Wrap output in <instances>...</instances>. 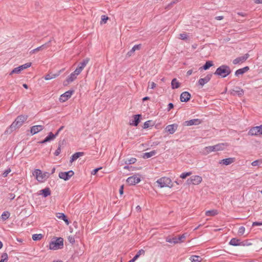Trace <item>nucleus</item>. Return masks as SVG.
Wrapping results in <instances>:
<instances>
[{"label":"nucleus","instance_id":"obj_19","mask_svg":"<svg viewBox=\"0 0 262 262\" xmlns=\"http://www.w3.org/2000/svg\"><path fill=\"white\" fill-rule=\"evenodd\" d=\"M235 161V158H228L221 160L219 163L225 165H228L234 163Z\"/></svg>","mask_w":262,"mask_h":262},{"label":"nucleus","instance_id":"obj_52","mask_svg":"<svg viewBox=\"0 0 262 262\" xmlns=\"http://www.w3.org/2000/svg\"><path fill=\"white\" fill-rule=\"evenodd\" d=\"M68 241L72 244H74L75 242V238L73 236H69Z\"/></svg>","mask_w":262,"mask_h":262},{"label":"nucleus","instance_id":"obj_10","mask_svg":"<svg viewBox=\"0 0 262 262\" xmlns=\"http://www.w3.org/2000/svg\"><path fill=\"white\" fill-rule=\"evenodd\" d=\"M141 181L140 177H138L136 175H134L128 177L126 180V182L129 185H135L139 183Z\"/></svg>","mask_w":262,"mask_h":262},{"label":"nucleus","instance_id":"obj_31","mask_svg":"<svg viewBox=\"0 0 262 262\" xmlns=\"http://www.w3.org/2000/svg\"><path fill=\"white\" fill-rule=\"evenodd\" d=\"M218 214V211L216 209L208 210L205 212V215L208 216H213Z\"/></svg>","mask_w":262,"mask_h":262},{"label":"nucleus","instance_id":"obj_38","mask_svg":"<svg viewBox=\"0 0 262 262\" xmlns=\"http://www.w3.org/2000/svg\"><path fill=\"white\" fill-rule=\"evenodd\" d=\"M180 0H173L171 1L169 4H168L166 7L165 9L167 10L170 9L174 5L176 4L178 2H179Z\"/></svg>","mask_w":262,"mask_h":262},{"label":"nucleus","instance_id":"obj_41","mask_svg":"<svg viewBox=\"0 0 262 262\" xmlns=\"http://www.w3.org/2000/svg\"><path fill=\"white\" fill-rule=\"evenodd\" d=\"M192 173L191 171L183 172L180 174V177L182 179H185L187 177L191 176Z\"/></svg>","mask_w":262,"mask_h":262},{"label":"nucleus","instance_id":"obj_40","mask_svg":"<svg viewBox=\"0 0 262 262\" xmlns=\"http://www.w3.org/2000/svg\"><path fill=\"white\" fill-rule=\"evenodd\" d=\"M43 236L41 234H34L32 235V239L35 241H39L42 238Z\"/></svg>","mask_w":262,"mask_h":262},{"label":"nucleus","instance_id":"obj_9","mask_svg":"<svg viewBox=\"0 0 262 262\" xmlns=\"http://www.w3.org/2000/svg\"><path fill=\"white\" fill-rule=\"evenodd\" d=\"M248 134L251 136L262 135V125L251 128L249 131Z\"/></svg>","mask_w":262,"mask_h":262},{"label":"nucleus","instance_id":"obj_21","mask_svg":"<svg viewBox=\"0 0 262 262\" xmlns=\"http://www.w3.org/2000/svg\"><path fill=\"white\" fill-rule=\"evenodd\" d=\"M190 98V94L187 92H183L180 96V100L182 102H187Z\"/></svg>","mask_w":262,"mask_h":262},{"label":"nucleus","instance_id":"obj_55","mask_svg":"<svg viewBox=\"0 0 262 262\" xmlns=\"http://www.w3.org/2000/svg\"><path fill=\"white\" fill-rule=\"evenodd\" d=\"M15 197V195L14 193H10L8 195V199H10V200H13Z\"/></svg>","mask_w":262,"mask_h":262},{"label":"nucleus","instance_id":"obj_45","mask_svg":"<svg viewBox=\"0 0 262 262\" xmlns=\"http://www.w3.org/2000/svg\"><path fill=\"white\" fill-rule=\"evenodd\" d=\"M82 69L78 66L77 68L74 71V73L76 75H78L82 71Z\"/></svg>","mask_w":262,"mask_h":262},{"label":"nucleus","instance_id":"obj_51","mask_svg":"<svg viewBox=\"0 0 262 262\" xmlns=\"http://www.w3.org/2000/svg\"><path fill=\"white\" fill-rule=\"evenodd\" d=\"M179 38L182 40H185L187 39V34L185 33H181L179 34Z\"/></svg>","mask_w":262,"mask_h":262},{"label":"nucleus","instance_id":"obj_8","mask_svg":"<svg viewBox=\"0 0 262 262\" xmlns=\"http://www.w3.org/2000/svg\"><path fill=\"white\" fill-rule=\"evenodd\" d=\"M74 174V172L71 170L66 172H60L58 174V177L61 179L64 180V181L69 180L73 175Z\"/></svg>","mask_w":262,"mask_h":262},{"label":"nucleus","instance_id":"obj_35","mask_svg":"<svg viewBox=\"0 0 262 262\" xmlns=\"http://www.w3.org/2000/svg\"><path fill=\"white\" fill-rule=\"evenodd\" d=\"M56 137V136H55V134H54L52 132H50L45 138L48 141V142H50L53 140Z\"/></svg>","mask_w":262,"mask_h":262},{"label":"nucleus","instance_id":"obj_48","mask_svg":"<svg viewBox=\"0 0 262 262\" xmlns=\"http://www.w3.org/2000/svg\"><path fill=\"white\" fill-rule=\"evenodd\" d=\"M235 93L239 96L244 95V91L241 88H238V90L235 91Z\"/></svg>","mask_w":262,"mask_h":262},{"label":"nucleus","instance_id":"obj_4","mask_svg":"<svg viewBox=\"0 0 262 262\" xmlns=\"http://www.w3.org/2000/svg\"><path fill=\"white\" fill-rule=\"evenodd\" d=\"M33 175L35 177L37 180L39 182H43L46 180L50 176L48 172L42 173V171L38 169H36L33 172Z\"/></svg>","mask_w":262,"mask_h":262},{"label":"nucleus","instance_id":"obj_11","mask_svg":"<svg viewBox=\"0 0 262 262\" xmlns=\"http://www.w3.org/2000/svg\"><path fill=\"white\" fill-rule=\"evenodd\" d=\"M74 92V90H69L66 92L64 93H63L60 96L59 98L60 101L62 102H65L71 97L72 95Z\"/></svg>","mask_w":262,"mask_h":262},{"label":"nucleus","instance_id":"obj_15","mask_svg":"<svg viewBox=\"0 0 262 262\" xmlns=\"http://www.w3.org/2000/svg\"><path fill=\"white\" fill-rule=\"evenodd\" d=\"M43 129L44 126L43 125H34L30 128V133L31 135H34L42 130Z\"/></svg>","mask_w":262,"mask_h":262},{"label":"nucleus","instance_id":"obj_43","mask_svg":"<svg viewBox=\"0 0 262 262\" xmlns=\"http://www.w3.org/2000/svg\"><path fill=\"white\" fill-rule=\"evenodd\" d=\"M185 237V236H184V234H183L182 235H180L179 237H177V236L173 237V238H176V239L177 244L182 242L183 239Z\"/></svg>","mask_w":262,"mask_h":262},{"label":"nucleus","instance_id":"obj_13","mask_svg":"<svg viewBox=\"0 0 262 262\" xmlns=\"http://www.w3.org/2000/svg\"><path fill=\"white\" fill-rule=\"evenodd\" d=\"M212 76V73L207 74L204 78H200L198 81V84L202 87L206 83H208Z\"/></svg>","mask_w":262,"mask_h":262},{"label":"nucleus","instance_id":"obj_28","mask_svg":"<svg viewBox=\"0 0 262 262\" xmlns=\"http://www.w3.org/2000/svg\"><path fill=\"white\" fill-rule=\"evenodd\" d=\"M40 192L44 198H46L51 194V190L49 188L46 187L40 190Z\"/></svg>","mask_w":262,"mask_h":262},{"label":"nucleus","instance_id":"obj_37","mask_svg":"<svg viewBox=\"0 0 262 262\" xmlns=\"http://www.w3.org/2000/svg\"><path fill=\"white\" fill-rule=\"evenodd\" d=\"M89 61V59L86 58L83 60V61L80 62L78 64V66L80 67L82 69L86 66V65L88 63Z\"/></svg>","mask_w":262,"mask_h":262},{"label":"nucleus","instance_id":"obj_54","mask_svg":"<svg viewBox=\"0 0 262 262\" xmlns=\"http://www.w3.org/2000/svg\"><path fill=\"white\" fill-rule=\"evenodd\" d=\"M1 258L2 259H5V261H8V254L7 253H4L2 254V256H1Z\"/></svg>","mask_w":262,"mask_h":262},{"label":"nucleus","instance_id":"obj_44","mask_svg":"<svg viewBox=\"0 0 262 262\" xmlns=\"http://www.w3.org/2000/svg\"><path fill=\"white\" fill-rule=\"evenodd\" d=\"M166 241L168 243H173L174 244H177V241L176 238H170L169 237H167L166 238Z\"/></svg>","mask_w":262,"mask_h":262},{"label":"nucleus","instance_id":"obj_60","mask_svg":"<svg viewBox=\"0 0 262 262\" xmlns=\"http://www.w3.org/2000/svg\"><path fill=\"white\" fill-rule=\"evenodd\" d=\"M260 162V160H255L252 162L251 165L253 166H256L258 165L259 162Z\"/></svg>","mask_w":262,"mask_h":262},{"label":"nucleus","instance_id":"obj_47","mask_svg":"<svg viewBox=\"0 0 262 262\" xmlns=\"http://www.w3.org/2000/svg\"><path fill=\"white\" fill-rule=\"evenodd\" d=\"M123 168L124 169H128L129 171H133L135 169V167L132 166H129V165H126L124 166Z\"/></svg>","mask_w":262,"mask_h":262},{"label":"nucleus","instance_id":"obj_18","mask_svg":"<svg viewBox=\"0 0 262 262\" xmlns=\"http://www.w3.org/2000/svg\"><path fill=\"white\" fill-rule=\"evenodd\" d=\"M61 70L58 71L56 73H52L51 72L49 73V74L46 75L44 76V78L46 80H51L53 78H55L56 77H58L61 73Z\"/></svg>","mask_w":262,"mask_h":262},{"label":"nucleus","instance_id":"obj_34","mask_svg":"<svg viewBox=\"0 0 262 262\" xmlns=\"http://www.w3.org/2000/svg\"><path fill=\"white\" fill-rule=\"evenodd\" d=\"M137 159L135 158H130L129 159H127L124 161V163L126 165H130L134 164L136 162Z\"/></svg>","mask_w":262,"mask_h":262},{"label":"nucleus","instance_id":"obj_23","mask_svg":"<svg viewBox=\"0 0 262 262\" xmlns=\"http://www.w3.org/2000/svg\"><path fill=\"white\" fill-rule=\"evenodd\" d=\"M141 44L135 45L132 48V49L127 52L126 56L128 57H130V56H132L134 54L135 51L136 50H139L141 49Z\"/></svg>","mask_w":262,"mask_h":262},{"label":"nucleus","instance_id":"obj_12","mask_svg":"<svg viewBox=\"0 0 262 262\" xmlns=\"http://www.w3.org/2000/svg\"><path fill=\"white\" fill-rule=\"evenodd\" d=\"M52 40V39H51L48 42L45 43V44L41 45V46H39V47L36 48L35 49L31 50L30 52V54H34L36 52L46 49L48 48V47H50L51 42Z\"/></svg>","mask_w":262,"mask_h":262},{"label":"nucleus","instance_id":"obj_56","mask_svg":"<svg viewBox=\"0 0 262 262\" xmlns=\"http://www.w3.org/2000/svg\"><path fill=\"white\" fill-rule=\"evenodd\" d=\"M64 126H61L58 128V129L55 133V135L56 137L58 136L59 133L64 128Z\"/></svg>","mask_w":262,"mask_h":262},{"label":"nucleus","instance_id":"obj_61","mask_svg":"<svg viewBox=\"0 0 262 262\" xmlns=\"http://www.w3.org/2000/svg\"><path fill=\"white\" fill-rule=\"evenodd\" d=\"M245 231V228L243 226L239 227L238 230V233L241 234H243Z\"/></svg>","mask_w":262,"mask_h":262},{"label":"nucleus","instance_id":"obj_14","mask_svg":"<svg viewBox=\"0 0 262 262\" xmlns=\"http://www.w3.org/2000/svg\"><path fill=\"white\" fill-rule=\"evenodd\" d=\"M249 57V54L247 53L244 56L238 57L233 60V63L234 64H237L243 63L245 62Z\"/></svg>","mask_w":262,"mask_h":262},{"label":"nucleus","instance_id":"obj_36","mask_svg":"<svg viewBox=\"0 0 262 262\" xmlns=\"http://www.w3.org/2000/svg\"><path fill=\"white\" fill-rule=\"evenodd\" d=\"M145 254V251L143 249H140L139 250L137 253L136 254V255L134 256L133 258L136 260L140 255H144Z\"/></svg>","mask_w":262,"mask_h":262},{"label":"nucleus","instance_id":"obj_3","mask_svg":"<svg viewBox=\"0 0 262 262\" xmlns=\"http://www.w3.org/2000/svg\"><path fill=\"white\" fill-rule=\"evenodd\" d=\"M63 247V238L62 237H54L50 242L49 249L56 250L61 249Z\"/></svg>","mask_w":262,"mask_h":262},{"label":"nucleus","instance_id":"obj_63","mask_svg":"<svg viewBox=\"0 0 262 262\" xmlns=\"http://www.w3.org/2000/svg\"><path fill=\"white\" fill-rule=\"evenodd\" d=\"M123 189H124L123 185L121 186L119 188V193L121 195L123 194Z\"/></svg>","mask_w":262,"mask_h":262},{"label":"nucleus","instance_id":"obj_29","mask_svg":"<svg viewBox=\"0 0 262 262\" xmlns=\"http://www.w3.org/2000/svg\"><path fill=\"white\" fill-rule=\"evenodd\" d=\"M157 152L156 150H152L148 152H145L143 154L142 156L144 159H148L149 158L156 154Z\"/></svg>","mask_w":262,"mask_h":262},{"label":"nucleus","instance_id":"obj_62","mask_svg":"<svg viewBox=\"0 0 262 262\" xmlns=\"http://www.w3.org/2000/svg\"><path fill=\"white\" fill-rule=\"evenodd\" d=\"M156 84L154 82H151L149 85L150 88L151 89H154L156 87Z\"/></svg>","mask_w":262,"mask_h":262},{"label":"nucleus","instance_id":"obj_27","mask_svg":"<svg viewBox=\"0 0 262 262\" xmlns=\"http://www.w3.org/2000/svg\"><path fill=\"white\" fill-rule=\"evenodd\" d=\"M180 83L178 81L177 78H173L171 82V86L172 89H177L180 88Z\"/></svg>","mask_w":262,"mask_h":262},{"label":"nucleus","instance_id":"obj_32","mask_svg":"<svg viewBox=\"0 0 262 262\" xmlns=\"http://www.w3.org/2000/svg\"><path fill=\"white\" fill-rule=\"evenodd\" d=\"M196 182V176H192L187 180V184L188 185H195Z\"/></svg>","mask_w":262,"mask_h":262},{"label":"nucleus","instance_id":"obj_42","mask_svg":"<svg viewBox=\"0 0 262 262\" xmlns=\"http://www.w3.org/2000/svg\"><path fill=\"white\" fill-rule=\"evenodd\" d=\"M11 171V169L10 167L8 168L6 170H5L2 176L4 178H6L8 176V174Z\"/></svg>","mask_w":262,"mask_h":262},{"label":"nucleus","instance_id":"obj_25","mask_svg":"<svg viewBox=\"0 0 262 262\" xmlns=\"http://www.w3.org/2000/svg\"><path fill=\"white\" fill-rule=\"evenodd\" d=\"M249 70V68L248 66L245 67L243 68L238 69L235 72V75L238 76L240 75H243Z\"/></svg>","mask_w":262,"mask_h":262},{"label":"nucleus","instance_id":"obj_46","mask_svg":"<svg viewBox=\"0 0 262 262\" xmlns=\"http://www.w3.org/2000/svg\"><path fill=\"white\" fill-rule=\"evenodd\" d=\"M151 122V121H150V120H148V121H147L145 122H144V123L143 124V128L144 129L148 128L150 126V123Z\"/></svg>","mask_w":262,"mask_h":262},{"label":"nucleus","instance_id":"obj_39","mask_svg":"<svg viewBox=\"0 0 262 262\" xmlns=\"http://www.w3.org/2000/svg\"><path fill=\"white\" fill-rule=\"evenodd\" d=\"M10 212L9 211H6L3 212V213L2 214L1 217L3 221H6L10 217Z\"/></svg>","mask_w":262,"mask_h":262},{"label":"nucleus","instance_id":"obj_16","mask_svg":"<svg viewBox=\"0 0 262 262\" xmlns=\"http://www.w3.org/2000/svg\"><path fill=\"white\" fill-rule=\"evenodd\" d=\"M141 118V115L140 114H137L134 115L133 119L132 120V122L130 123V124L134 126H138V125L140 122Z\"/></svg>","mask_w":262,"mask_h":262},{"label":"nucleus","instance_id":"obj_7","mask_svg":"<svg viewBox=\"0 0 262 262\" xmlns=\"http://www.w3.org/2000/svg\"><path fill=\"white\" fill-rule=\"evenodd\" d=\"M31 66V62H28L24 64L21 65L18 67L15 68L14 69L12 70V71L10 73V75H12L13 74H19L24 69H26L30 67Z\"/></svg>","mask_w":262,"mask_h":262},{"label":"nucleus","instance_id":"obj_50","mask_svg":"<svg viewBox=\"0 0 262 262\" xmlns=\"http://www.w3.org/2000/svg\"><path fill=\"white\" fill-rule=\"evenodd\" d=\"M60 152H61V145H59L57 149L55 150V151L54 152V155H55L56 156H57L60 154Z\"/></svg>","mask_w":262,"mask_h":262},{"label":"nucleus","instance_id":"obj_6","mask_svg":"<svg viewBox=\"0 0 262 262\" xmlns=\"http://www.w3.org/2000/svg\"><path fill=\"white\" fill-rule=\"evenodd\" d=\"M228 146L227 143H219L213 146L206 147L205 150L208 152L223 150Z\"/></svg>","mask_w":262,"mask_h":262},{"label":"nucleus","instance_id":"obj_59","mask_svg":"<svg viewBox=\"0 0 262 262\" xmlns=\"http://www.w3.org/2000/svg\"><path fill=\"white\" fill-rule=\"evenodd\" d=\"M191 262H196V255H192L190 258Z\"/></svg>","mask_w":262,"mask_h":262},{"label":"nucleus","instance_id":"obj_64","mask_svg":"<svg viewBox=\"0 0 262 262\" xmlns=\"http://www.w3.org/2000/svg\"><path fill=\"white\" fill-rule=\"evenodd\" d=\"M47 142H48V141L46 140V138H45L43 140L39 141L38 143L39 144H45Z\"/></svg>","mask_w":262,"mask_h":262},{"label":"nucleus","instance_id":"obj_5","mask_svg":"<svg viewBox=\"0 0 262 262\" xmlns=\"http://www.w3.org/2000/svg\"><path fill=\"white\" fill-rule=\"evenodd\" d=\"M156 183L158 184V186L161 187H169L171 188L173 185L172 184L171 180L168 177H162L159 179Z\"/></svg>","mask_w":262,"mask_h":262},{"label":"nucleus","instance_id":"obj_49","mask_svg":"<svg viewBox=\"0 0 262 262\" xmlns=\"http://www.w3.org/2000/svg\"><path fill=\"white\" fill-rule=\"evenodd\" d=\"M102 168L101 167H98V168H96L94 169H93L92 172H91V174L92 175H96L97 174V173L98 172V171L101 169Z\"/></svg>","mask_w":262,"mask_h":262},{"label":"nucleus","instance_id":"obj_33","mask_svg":"<svg viewBox=\"0 0 262 262\" xmlns=\"http://www.w3.org/2000/svg\"><path fill=\"white\" fill-rule=\"evenodd\" d=\"M77 75H76L74 73V72L73 73H72L70 76L67 78V81L68 82V83H70V82H73L76 78V76Z\"/></svg>","mask_w":262,"mask_h":262},{"label":"nucleus","instance_id":"obj_22","mask_svg":"<svg viewBox=\"0 0 262 262\" xmlns=\"http://www.w3.org/2000/svg\"><path fill=\"white\" fill-rule=\"evenodd\" d=\"M229 244L232 246H244L245 244H243V242H241L239 239L236 238H232Z\"/></svg>","mask_w":262,"mask_h":262},{"label":"nucleus","instance_id":"obj_57","mask_svg":"<svg viewBox=\"0 0 262 262\" xmlns=\"http://www.w3.org/2000/svg\"><path fill=\"white\" fill-rule=\"evenodd\" d=\"M173 107V104L172 103H169L167 106V111H170Z\"/></svg>","mask_w":262,"mask_h":262},{"label":"nucleus","instance_id":"obj_2","mask_svg":"<svg viewBox=\"0 0 262 262\" xmlns=\"http://www.w3.org/2000/svg\"><path fill=\"white\" fill-rule=\"evenodd\" d=\"M231 73V70L229 66L223 64L217 68L214 74L221 78H225Z\"/></svg>","mask_w":262,"mask_h":262},{"label":"nucleus","instance_id":"obj_24","mask_svg":"<svg viewBox=\"0 0 262 262\" xmlns=\"http://www.w3.org/2000/svg\"><path fill=\"white\" fill-rule=\"evenodd\" d=\"M84 155L83 152H76L74 153L71 157L70 162L72 163L73 162L76 161L78 158L81 156H82Z\"/></svg>","mask_w":262,"mask_h":262},{"label":"nucleus","instance_id":"obj_58","mask_svg":"<svg viewBox=\"0 0 262 262\" xmlns=\"http://www.w3.org/2000/svg\"><path fill=\"white\" fill-rule=\"evenodd\" d=\"M262 225V222H254L252 224V226H261Z\"/></svg>","mask_w":262,"mask_h":262},{"label":"nucleus","instance_id":"obj_1","mask_svg":"<svg viewBox=\"0 0 262 262\" xmlns=\"http://www.w3.org/2000/svg\"><path fill=\"white\" fill-rule=\"evenodd\" d=\"M28 116L19 115L17 116L11 125L7 128L5 131L6 134H10L14 130L19 128L22 126L23 123L27 120Z\"/></svg>","mask_w":262,"mask_h":262},{"label":"nucleus","instance_id":"obj_20","mask_svg":"<svg viewBox=\"0 0 262 262\" xmlns=\"http://www.w3.org/2000/svg\"><path fill=\"white\" fill-rule=\"evenodd\" d=\"M213 66V62L211 60H208L206 62L205 64L200 67L199 69V70L201 72L203 70H208L211 67Z\"/></svg>","mask_w":262,"mask_h":262},{"label":"nucleus","instance_id":"obj_17","mask_svg":"<svg viewBox=\"0 0 262 262\" xmlns=\"http://www.w3.org/2000/svg\"><path fill=\"white\" fill-rule=\"evenodd\" d=\"M178 125L177 124H172L167 125L165 128V130L170 134H173L176 131Z\"/></svg>","mask_w":262,"mask_h":262},{"label":"nucleus","instance_id":"obj_53","mask_svg":"<svg viewBox=\"0 0 262 262\" xmlns=\"http://www.w3.org/2000/svg\"><path fill=\"white\" fill-rule=\"evenodd\" d=\"M109 18L110 17H102L101 20L100 21V24L102 25L106 24Z\"/></svg>","mask_w":262,"mask_h":262},{"label":"nucleus","instance_id":"obj_30","mask_svg":"<svg viewBox=\"0 0 262 262\" xmlns=\"http://www.w3.org/2000/svg\"><path fill=\"white\" fill-rule=\"evenodd\" d=\"M196 124V119H191L188 121H185L183 123V125L184 126H191L193 125Z\"/></svg>","mask_w":262,"mask_h":262},{"label":"nucleus","instance_id":"obj_26","mask_svg":"<svg viewBox=\"0 0 262 262\" xmlns=\"http://www.w3.org/2000/svg\"><path fill=\"white\" fill-rule=\"evenodd\" d=\"M56 217L59 219L63 220L67 225L69 224V221L67 216L63 213H58L56 214Z\"/></svg>","mask_w":262,"mask_h":262}]
</instances>
